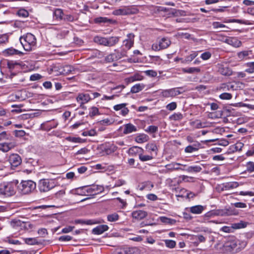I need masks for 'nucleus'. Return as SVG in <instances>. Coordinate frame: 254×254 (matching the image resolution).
Here are the masks:
<instances>
[{
  "mask_svg": "<svg viewBox=\"0 0 254 254\" xmlns=\"http://www.w3.org/2000/svg\"><path fill=\"white\" fill-rule=\"evenodd\" d=\"M246 245L245 242L241 243L238 240H232L225 243L224 248L227 253L235 254L244 248Z\"/></svg>",
  "mask_w": 254,
  "mask_h": 254,
  "instance_id": "f257e3e1",
  "label": "nucleus"
},
{
  "mask_svg": "<svg viewBox=\"0 0 254 254\" xmlns=\"http://www.w3.org/2000/svg\"><path fill=\"white\" fill-rule=\"evenodd\" d=\"M20 41L25 51H31L36 44V39L31 33H27L20 38Z\"/></svg>",
  "mask_w": 254,
  "mask_h": 254,
  "instance_id": "f03ea898",
  "label": "nucleus"
},
{
  "mask_svg": "<svg viewBox=\"0 0 254 254\" xmlns=\"http://www.w3.org/2000/svg\"><path fill=\"white\" fill-rule=\"evenodd\" d=\"M35 183L31 180L22 181L18 185L19 191L22 194H28L36 189Z\"/></svg>",
  "mask_w": 254,
  "mask_h": 254,
  "instance_id": "7ed1b4c3",
  "label": "nucleus"
},
{
  "mask_svg": "<svg viewBox=\"0 0 254 254\" xmlns=\"http://www.w3.org/2000/svg\"><path fill=\"white\" fill-rule=\"evenodd\" d=\"M16 185L13 183H7L0 185V194L6 196L13 195L15 193Z\"/></svg>",
  "mask_w": 254,
  "mask_h": 254,
  "instance_id": "20e7f679",
  "label": "nucleus"
},
{
  "mask_svg": "<svg viewBox=\"0 0 254 254\" xmlns=\"http://www.w3.org/2000/svg\"><path fill=\"white\" fill-rule=\"evenodd\" d=\"M56 185L53 180L41 179L38 183V189L40 192H47L55 187Z\"/></svg>",
  "mask_w": 254,
  "mask_h": 254,
  "instance_id": "39448f33",
  "label": "nucleus"
},
{
  "mask_svg": "<svg viewBox=\"0 0 254 254\" xmlns=\"http://www.w3.org/2000/svg\"><path fill=\"white\" fill-rule=\"evenodd\" d=\"M180 89H183V88L178 87L163 90L161 92V95L165 98L174 97L183 93V91H181Z\"/></svg>",
  "mask_w": 254,
  "mask_h": 254,
  "instance_id": "423d86ee",
  "label": "nucleus"
},
{
  "mask_svg": "<svg viewBox=\"0 0 254 254\" xmlns=\"http://www.w3.org/2000/svg\"><path fill=\"white\" fill-rule=\"evenodd\" d=\"M171 44V41L167 38H163L159 41L158 44H153L152 49L154 51H159L161 49L167 48Z\"/></svg>",
  "mask_w": 254,
  "mask_h": 254,
  "instance_id": "0eeeda50",
  "label": "nucleus"
},
{
  "mask_svg": "<svg viewBox=\"0 0 254 254\" xmlns=\"http://www.w3.org/2000/svg\"><path fill=\"white\" fill-rule=\"evenodd\" d=\"M87 188V196L95 195L103 192L104 188L102 186L92 185Z\"/></svg>",
  "mask_w": 254,
  "mask_h": 254,
  "instance_id": "6e6552de",
  "label": "nucleus"
},
{
  "mask_svg": "<svg viewBox=\"0 0 254 254\" xmlns=\"http://www.w3.org/2000/svg\"><path fill=\"white\" fill-rule=\"evenodd\" d=\"M238 88V83L236 82H228L222 83L220 86V90L226 92V91H231L237 90Z\"/></svg>",
  "mask_w": 254,
  "mask_h": 254,
  "instance_id": "1a4fd4ad",
  "label": "nucleus"
},
{
  "mask_svg": "<svg viewBox=\"0 0 254 254\" xmlns=\"http://www.w3.org/2000/svg\"><path fill=\"white\" fill-rule=\"evenodd\" d=\"M9 162L12 167H16L22 162L21 157L17 154H12L9 156Z\"/></svg>",
  "mask_w": 254,
  "mask_h": 254,
  "instance_id": "9d476101",
  "label": "nucleus"
},
{
  "mask_svg": "<svg viewBox=\"0 0 254 254\" xmlns=\"http://www.w3.org/2000/svg\"><path fill=\"white\" fill-rule=\"evenodd\" d=\"M221 40H224L226 43L235 48L240 47L242 45L241 41L236 38H227L225 37H223V39H221Z\"/></svg>",
  "mask_w": 254,
  "mask_h": 254,
  "instance_id": "9b49d317",
  "label": "nucleus"
},
{
  "mask_svg": "<svg viewBox=\"0 0 254 254\" xmlns=\"http://www.w3.org/2000/svg\"><path fill=\"white\" fill-rule=\"evenodd\" d=\"M102 149L106 155H110L117 150V147L114 144H108L102 145Z\"/></svg>",
  "mask_w": 254,
  "mask_h": 254,
  "instance_id": "f8f14e48",
  "label": "nucleus"
},
{
  "mask_svg": "<svg viewBox=\"0 0 254 254\" xmlns=\"http://www.w3.org/2000/svg\"><path fill=\"white\" fill-rule=\"evenodd\" d=\"M127 103H122L115 105L113 107L115 111H121V115L123 116H126L129 112V110L126 107Z\"/></svg>",
  "mask_w": 254,
  "mask_h": 254,
  "instance_id": "ddd939ff",
  "label": "nucleus"
},
{
  "mask_svg": "<svg viewBox=\"0 0 254 254\" xmlns=\"http://www.w3.org/2000/svg\"><path fill=\"white\" fill-rule=\"evenodd\" d=\"M132 217L133 218L140 220L147 216V212L142 210H137L133 211L131 213Z\"/></svg>",
  "mask_w": 254,
  "mask_h": 254,
  "instance_id": "4468645a",
  "label": "nucleus"
},
{
  "mask_svg": "<svg viewBox=\"0 0 254 254\" xmlns=\"http://www.w3.org/2000/svg\"><path fill=\"white\" fill-rule=\"evenodd\" d=\"M3 55L5 56H13V55H19L21 56L23 53L16 49H14L12 47L6 49L2 52Z\"/></svg>",
  "mask_w": 254,
  "mask_h": 254,
  "instance_id": "2eb2a0df",
  "label": "nucleus"
},
{
  "mask_svg": "<svg viewBox=\"0 0 254 254\" xmlns=\"http://www.w3.org/2000/svg\"><path fill=\"white\" fill-rule=\"evenodd\" d=\"M131 10L127 7L121 8L113 11V14L115 15H126L131 14Z\"/></svg>",
  "mask_w": 254,
  "mask_h": 254,
  "instance_id": "dca6fc26",
  "label": "nucleus"
},
{
  "mask_svg": "<svg viewBox=\"0 0 254 254\" xmlns=\"http://www.w3.org/2000/svg\"><path fill=\"white\" fill-rule=\"evenodd\" d=\"M218 71L222 75L225 76H230L232 74V70L227 66L223 64L218 65Z\"/></svg>",
  "mask_w": 254,
  "mask_h": 254,
  "instance_id": "f3484780",
  "label": "nucleus"
},
{
  "mask_svg": "<svg viewBox=\"0 0 254 254\" xmlns=\"http://www.w3.org/2000/svg\"><path fill=\"white\" fill-rule=\"evenodd\" d=\"M108 226L106 225H101L97 226L92 230V233L95 235H100L108 230Z\"/></svg>",
  "mask_w": 254,
  "mask_h": 254,
  "instance_id": "a211bd4d",
  "label": "nucleus"
},
{
  "mask_svg": "<svg viewBox=\"0 0 254 254\" xmlns=\"http://www.w3.org/2000/svg\"><path fill=\"white\" fill-rule=\"evenodd\" d=\"M143 76L139 73H136L132 76H130L125 79L127 83H131L136 81L142 80Z\"/></svg>",
  "mask_w": 254,
  "mask_h": 254,
  "instance_id": "6ab92c4d",
  "label": "nucleus"
},
{
  "mask_svg": "<svg viewBox=\"0 0 254 254\" xmlns=\"http://www.w3.org/2000/svg\"><path fill=\"white\" fill-rule=\"evenodd\" d=\"M179 166H182L186 167V165H183L180 163L172 162L170 164H167L165 166V168H166L168 171H173L174 170H179L180 167Z\"/></svg>",
  "mask_w": 254,
  "mask_h": 254,
  "instance_id": "aec40b11",
  "label": "nucleus"
},
{
  "mask_svg": "<svg viewBox=\"0 0 254 254\" xmlns=\"http://www.w3.org/2000/svg\"><path fill=\"white\" fill-rule=\"evenodd\" d=\"M90 100V97L88 94H79L76 98L77 101L81 104L86 103Z\"/></svg>",
  "mask_w": 254,
  "mask_h": 254,
  "instance_id": "412c9836",
  "label": "nucleus"
},
{
  "mask_svg": "<svg viewBox=\"0 0 254 254\" xmlns=\"http://www.w3.org/2000/svg\"><path fill=\"white\" fill-rule=\"evenodd\" d=\"M124 129V133L125 134H129L137 130L136 127L133 125L129 123L125 125Z\"/></svg>",
  "mask_w": 254,
  "mask_h": 254,
  "instance_id": "4be33fe9",
  "label": "nucleus"
},
{
  "mask_svg": "<svg viewBox=\"0 0 254 254\" xmlns=\"http://www.w3.org/2000/svg\"><path fill=\"white\" fill-rule=\"evenodd\" d=\"M127 39L124 41V45L127 49H129L133 44L134 35L130 33L127 35Z\"/></svg>",
  "mask_w": 254,
  "mask_h": 254,
  "instance_id": "5701e85b",
  "label": "nucleus"
},
{
  "mask_svg": "<svg viewBox=\"0 0 254 254\" xmlns=\"http://www.w3.org/2000/svg\"><path fill=\"white\" fill-rule=\"evenodd\" d=\"M74 70V68L69 65H62L60 69V74H68Z\"/></svg>",
  "mask_w": 254,
  "mask_h": 254,
  "instance_id": "b1692460",
  "label": "nucleus"
},
{
  "mask_svg": "<svg viewBox=\"0 0 254 254\" xmlns=\"http://www.w3.org/2000/svg\"><path fill=\"white\" fill-rule=\"evenodd\" d=\"M153 184L151 183V182L149 181L144 182L142 183L141 184H140L138 186V189L140 190H151L152 188L153 187Z\"/></svg>",
  "mask_w": 254,
  "mask_h": 254,
  "instance_id": "393cba45",
  "label": "nucleus"
},
{
  "mask_svg": "<svg viewBox=\"0 0 254 254\" xmlns=\"http://www.w3.org/2000/svg\"><path fill=\"white\" fill-rule=\"evenodd\" d=\"M239 186V184L236 182H228L222 184L223 190H229L236 188Z\"/></svg>",
  "mask_w": 254,
  "mask_h": 254,
  "instance_id": "a878e982",
  "label": "nucleus"
},
{
  "mask_svg": "<svg viewBox=\"0 0 254 254\" xmlns=\"http://www.w3.org/2000/svg\"><path fill=\"white\" fill-rule=\"evenodd\" d=\"M205 207L200 205L193 206L190 208V212L195 214H201L204 210Z\"/></svg>",
  "mask_w": 254,
  "mask_h": 254,
  "instance_id": "bb28decb",
  "label": "nucleus"
},
{
  "mask_svg": "<svg viewBox=\"0 0 254 254\" xmlns=\"http://www.w3.org/2000/svg\"><path fill=\"white\" fill-rule=\"evenodd\" d=\"M149 140V136L145 134H139L135 138V141L138 143H143Z\"/></svg>",
  "mask_w": 254,
  "mask_h": 254,
  "instance_id": "cd10ccee",
  "label": "nucleus"
},
{
  "mask_svg": "<svg viewBox=\"0 0 254 254\" xmlns=\"http://www.w3.org/2000/svg\"><path fill=\"white\" fill-rule=\"evenodd\" d=\"M14 147V145L12 143H0V150L6 152Z\"/></svg>",
  "mask_w": 254,
  "mask_h": 254,
  "instance_id": "c85d7f7f",
  "label": "nucleus"
},
{
  "mask_svg": "<svg viewBox=\"0 0 254 254\" xmlns=\"http://www.w3.org/2000/svg\"><path fill=\"white\" fill-rule=\"evenodd\" d=\"M94 41L99 45L107 46V38L97 36L94 38Z\"/></svg>",
  "mask_w": 254,
  "mask_h": 254,
  "instance_id": "c756f323",
  "label": "nucleus"
},
{
  "mask_svg": "<svg viewBox=\"0 0 254 254\" xmlns=\"http://www.w3.org/2000/svg\"><path fill=\"white\" fill-rule=\"evenodd\" d=\"M202 170V168L200 166L195 165L187 167L186 171L188 173H198Z\"/></svg>",
  "mask_w": 254,
  "mask_h": 254,
  "instance_id": "7c9ffc66",
  "label": "nucleus"
},
{
  "mask_svg": "<svg viewBox=\"0 0 254 254\" xmlns=\"http://www.w3.org/2000/svg\"><path fill=\"white\" fill-rule=\"evenodd\" d=\"M197 53L196 52H193L189 56H187L185 59H180L181 60V63L183 64H187L188 63L191 62L196 56Z\"/></svg>",
  "mask_w": 254,
  "mask_h": 254,
  "instance_id": "2f4dec72",
  "label": "nucleus"
},
{
  "mask_svg": "<svg viewBox=\"0 0 254 254\" xmlns=\"http://www.w3.org/2000/svg\"><path fill=\"white\" fill-rule=\"evenodd\" d=\"M119 38L118 37H110L107 38V46L112 47L118 43Z\"/></svg>",
  "mask_w": 254,
  "mask_h": 254,
  "instance_id": "473e14b6",
  "label": "nucleus"
},
{
  "mask_svg": "<svg viewBox=\"0 0 254 254\" xmlns=\"http://www.w3.org/2000/svg\"><path fill=\"white\" fill-rule=\"evenodd\" d=\"M200 144L197 143L193 145H189L185 149V151L186 153H192L196 151L199 148Z\"/></svg>",
  "mask_w": 254,
  "mask_h": 254,
  "instance_id": "72a5a7b5",
  "label": "nucleus"
},
{
  "mask_svg": "<svg viewBox=\"0 0 254 254\" xmlns=\"http://www.w3.org/2000/svg\"><path fill=\"white\" fill-rule=\"evenodd\" d=\"M145 87L143 84L138 83L133 86L130 90V92L132 93H136L141 91Z\"/></svg>",
  "mask_w": 254,
  "mask_h": 254,
  "instance_id": "f704fd0d",
  "label": "nucleus"
},
{
  "mask_svg": "<svg viewBox=\"0 0 254 254\" xmlns=\"http://www.w3.org/2000/svg\"><path fill=\"white\" fill-rule=\"evenodd\" d=\"M87 188L86 187H83L75 189L74 190V193L77 195H87Z\"/></svg>",
  "mask_w": 254,
  "mask_h": 254,
  "instance_id": "c9c22d12",
  "label": "nucleus"
},
{
  "mask_svg": "<svg viewBox=\"0 0 254 254\" xmlns=\"http://www.w3.org/2000/svg\"><path fill=\"white\" fill-rule=\"evenodd\" d=\"M182 71L184 73H193L194 72H199L200 69L199 67H192L189 68H183Z\"/></svg>",
  "mask_w": 254,
  "mask_h": 254,
  "instance_id": "e433bc0d",
  "label": "nucleus"
},
{
  "mask_svg": "<svg viewBox=\"0 0 254 254\" xmlns=\"http://www.w3.org/2000/svg\"><path fill=\"white\" fill-rule=\"evenodd\" d=\"M160 220L161 222L170 225H174L176 223V221L175 219L168 218L165 216H161L160 217Z\"/></svg>",
  "mask_w": 254,
  "mask_h": 254,
  "instance_id": "4c0bfd02",
  "label": "nucleus"
},
{
  "mask_svg": "<svg viewBox=\"0 0 254 254\" xmlns=\"http://www.w3.org/2000/svg\"><path fill=\"white\" fill-rule=\"evenodd\" d=\"M146 149L149 152H153L155 154H157V151L158 150L156 145L154 143H149L146 144Z\"/></svg>",
  "mask_w": 254,
  "mask_h": 254,
  "instance_id": "58836bf2",
  "label": "nucleus"
},
{
  "mask_svg": "<svg viewBox=\"0 0 254 254\" xmlns=\"http://www.w3.org/2000/svg\"><path fill=\"white\" fill-rule=\"evenodd\" d=\"M76 224H81L86 225H92L96 224L97 222L93 220H83V219H77L75 221Z\"/></svg>",
  "mask_w": 254,
  "mask_h": 254,
  "instance_id": "ea45409f",
  "label": "nucleus"
},
{
  "mask_svg": "<svg viewBox=\"0 0 254 254\" xmlns=\"http://www.w3.org/2000/svg\"><path fill=\"white\" fill-rule=\"evenodd\" d=\"M192 240L195 241L194 243L198 244L199 243L204 242L206 239L203 236L201 235H198L193 236L192 237Z\"/></svg>",
  "mask_w": 254,
  "mask_h": 254,
  "instance_id": "a19ab883",
  "label": "nucleus"
},
{
  "mask_svg": "<svg viewBox=\"0 0 254 254\" xmlns=\"http://www.w3.org/2000/svg\"><path fill=\"white\" fill-rule=\"evenodd\" d=\"M247 223L246 222H244L243 221H241L240 222L237 223L232 224L233 230L235 229L245 228L247 226Z\"/></svg>",
  "mask_w": 254,
  "mask_h": 254,
  "instance_id": "79ce46f5",
  "label": "nucleus"
},
{
  "mask_svg": "<svg viewBox=\"0 0 254 254\" xmlns=\"http://www.w3.org/2000/svg\"><path fill=\"white\" fill-rule=\"evenodd\" d=\"M183 118V115L180 113H174L170 117V120L174 121H180L182 120Z\"/></svg>",
  "mask_w": 254,
  "mask_h": 254,
  "instance_id": "37998d69",
  "label": "nucleus"
},
{
  "mask_svg": "<svg viewBox=\"0 0 254 254\" xmlns=\"http://www.w3.org/2000/svg\"><path fill=\"white\" fill-rule=\"evenodd\" d=\"M63 15V11L61 9H56L54 12V16L57 19H62Z\"/></svg>",
  "mask_w": 254,
  "mask_h": 254,
  "instance_id": "c03bdc74",
  "label": "nucleus"
},
{
  "mask_svg": "<svg viewBox=\"0 0 254 254\" xmlns=\"http://www.w3.org/2000/svg\"><path fill=\"white\" fill-rule=\"evenodd\" d=\"M120 59V57L119 56L115 57V55L114 54H111L107 56L105 60L107 62L111 63L114 61H117Z\"/></svg>",
  "mask_w": 254,
  "mask_h": 254,
  "instance_id": "a18cd8bd",
  "label": "nucleus"
},
{
  "mask_svg": "<svg viewBox=\"0 0 254 254\" xmlns=\"http://www.w3.org/2000/svg\"><path fill=\"white\" fill-rule=\"evenodd\" d=\"M119 216L116 213L111 214L107 216V219L110 222L116 221L119 219Z\"/></svg>",
  "mask_w": 254,
  "mask_h": 254,
  "instance_id": "49530a36",
  "label": "nucleus"
},
{
  "mask_svg": "<svg viewBox=\"0 0 254 254\" xmlns=\"http://www.w3.org/2000/svg\"><path fill=\"white\" fill-rule=\"evenodd\" d=\"M220 99L222 100H230L232 98V95L230 93L224 92L219 95Z\"/></svg>",
  "mask_w": 254,
  "mask_h": 254,
  "instance_id": "de8ad7c7",
  "label": "nucleus"
},
{
  "mask_svg": "<svg viewBox=\"0 0 254 254\" xmlns=\"http://www.w3.org/2000/svg\"><path fill=\"white\" fill-rule=\"evenodd\" d=\"M166 246L169 248L172 249L175 248L176 243V242L171 240H164Z\"/></svg>",
  "mask_w": 254,
  "mask_h": 254,
  "instance_id": "09e8293b",
  "label": "nucleus"
},
{
  "mask_svg": "<svg viewBox=\"0 0 254 254\" xmlns=\"http://www.w3.org/2000/svg\"><path fill=\"white\" fill-rule=\"evenodd\" d=\"M248 68L246 69L245 71L249 73H252L254 72V62H250L247 64Z\"/></svg>",
  "mask_w": 254,
  "mask_h": 254,
  "instance_id": "8fccbe9b",
  "label": "nucleus"
},
{
  "mask_svg": "<svg viewBox=\"0 0 254 254\" xmlns=\"http://www.w3.org/2000/svg\"><path fill=\"white\" fill-rule=\"evenodd\" d=\"M17 15L22 17H27L29 16V12L24 9H19L17 13Z\"/></svg>",
  "mask_w": 254,
  "mask_h": 254,
  "instance_id": "3c124183",
  "label": "nucleus"
},
{
  "mask_svg": "<svg viewBox=\"0 0 254 254\" xmlns=\"http://www.w3.org/2000/svg\"><path fill=\"white\" fill-rule=\"evenodd\" d=\"M229 22H236L240 24H243L246 25L251 24L247 20H243L241 19H231L228 20Z\"/></svg>",
  "mask_w": 254,
  "mask_h": 254,
  "instance_id": "603ef678",
  "label": "nucleus"
},
{
  "mask_svg": "<svg viewBox=\"0 0 254 254\" xmlns=\"http://www.w3.org/2000/svg\"><path fill=\"white\" fill-rule=\"evenodd\" d=\"M246 166L247 167V171L248 172L252 173L254 172V162H248L247 163Z\"/></svg>",
  "mask_w": 254,
  "mask_h": 254,
  "instance_id": "864d4df0",
  "label": "nucleus"
},
{
  "mask_svg": "<svg viewBox=\"0 0 254 254\" xmlns=\"http://www.w3.org/2000/svg\"><path fill=\"white\" fill-rule=\"evenodd\" d=\"M110 21V19H109L108 18L105 17H99L96 18L94 19L95 22L97 23H106Z\"/></svg>",
  "mask_w": 254,
  "mask_h": 254,
  "instance_id": "5fc2aeb1",
  "label": "nucleus"
},
{
  "mask_svg": "<svg viewBox=\"0 0 254 254\" xmlns=\"http://www.w3.org/2000/svg\"><path fill=\"white\" fill-rule=\"evenodd\" d=\"M158 127L155 126H150L146 129L145 131L148 133H155L158 131Z\"/></svg>",
  "mask_w": 254,
  "mask_h": 254,
  "instance_id": "6e6d98bb",
  "label": "nucleus"
},
{
  "mask_svg": "<svg viewBox=\"0 0 254 254\" xmlns=\"http://www.w3.org/2000/svg\"><path fill=\"white\" fill-rule=\"evenodd\" d=\"M22 241L29 245H34L37 243V240L35 238H26L25 239H22Z\"/></svg>",
  "mask_w": 254,
  "mask_h": 254,
  "instance_id": "4d7b16f0",
  "label": "nucleus"
},
{
  "mask_svg": "<svg viewBox=\"0 0 254 254\" xmlns=\"http://www.w3.org/2000/svg\"><path fill=\"white\" fill-rule=\"evenodd\" d=\"M139 159L142 161H146L148 160H150L153 158V157L151 155H143L142 154H140L139 155Z\"/></svg>",
  "mask_w": 254,
  "mask_h": 254,
  "instance_id": "13d9d810",
  "label": "nucleus"
},
{
  "mask_svg": "<svg viewBox=\"0 0 254 254\" xmlns=\"http://www.w3.org/2000/svg\"><path fill=\"white\" fill-rule=\"evenodd\" d=\"M96 134V132L94 129H91L89 131H83L82 135L84 136H95Z\"/></svg>",
  "mask_w": 254,
  "mask_h": 254,
  "instance_id": "bf43d9fd",
  "label": "nucleus"
},
{
  "mask_svg": "<svg viewBox=\"0 0 254 254\" xmlns=\"http://www.w3.org/2000/svg\"><path fill=\"white\" fill-rule=\"evenodd\" d=\"M8 41V36L6 34H3L0 36V45L5 44Z\"/></svg>",
  "mask_w": 254,
  "mask_h": 254,
  "instance_id": "052dcab7",
  "label": "nucleus"
},
{
  "mask_svg": "<svg viewBox=\"0 0 254 254\" xmlns=\"http://www.w3.org/2000/svg\"><path fill=\"white\" fill-rule=\"evenodd\" d=\"M193 124L196 128H200L205 127V124L201 122L199 120H196L193 122Z\"/></svg>",
  "mask_w": 254,
  "mask_h": 254,
  "instance_id": "680f3d73",
  "label": "nucleus"
},
{
  "mask_svg": "<svg viewBox=\"0 0 254 254\" xmlns=\"http://www.w3.org/2000/svg\"><path fill=\"white\" fill-rule=\"evenodd\" d=\"M212 26L214 29H217L218 28H226V29L228 28V27H227L226 25H225L224 24H221L219 22H213Z\"/></svg>",
  "mask_w": 254,
  "mask_h": 254,
  "instance_id": "e2e57ef3",
  "label": "nucleus"
},
{
  "mask_svg": "<svg viewBox=\"0 0 254 254\" xmlns=\"http://www.w3.org/2000/svg\"><path fill=\"white\" fill-rule=\"evenodd\" d=\"M211 57V53L209 52H205L203 53L201 56L200 58L203 60H207L209 59Z\"/></svg>",
  "mask_w": 254,
  "mask_h": 254,
  "instance_id": "0e129e2a",
  "label": "nucleus"
},
{
  "mask_svg": "<svg viewBox=\"0 0 254 254\" xmlns=\"http://www.w3.org/2000/svg\"><path fill=\"white\" fill-rule=\"evenodd\" d=\"M22 222L19 220H13L10 222L11 226H12L13 228H16L18 226H20L22 225Z\"/></svg>",
  "mask_w": 254,
  "mask_h": 254,
  "instance_id": "69168bd1",
  "label": "nucleus"
},
{
  "mask_svg": "<svg viewBox=\"0 0 254 254\" xmlns=\"http://www.w3.org/2000/svg\"><path fill=\"white\" fill-rule=\"evenodd\" d=\"M177 108V104L176 102H173L166 106V109L169 111H173Z\"/></svg>",
  "mask_w": 254,
  "mask_h": 254,
  "instance_id": "338daca9",
  "label": "nucleus"
},
{
  "mask_svg": "<svg viewBox=\"0 0 254 254\" xmlns=\"http://www.w3.org/2000/svg\"><path fill=\"white\" fill-rule=\"evenodd\" d=\"M8 242L9 244L16 245H20L22 243V241L19 240L15 239H9Z\"/></svg>",
  "mask_w": 254,
  "mask_h": 254,
  "instance_id": "774afa93",
  "label": "nucleus"
}]
</instances>
